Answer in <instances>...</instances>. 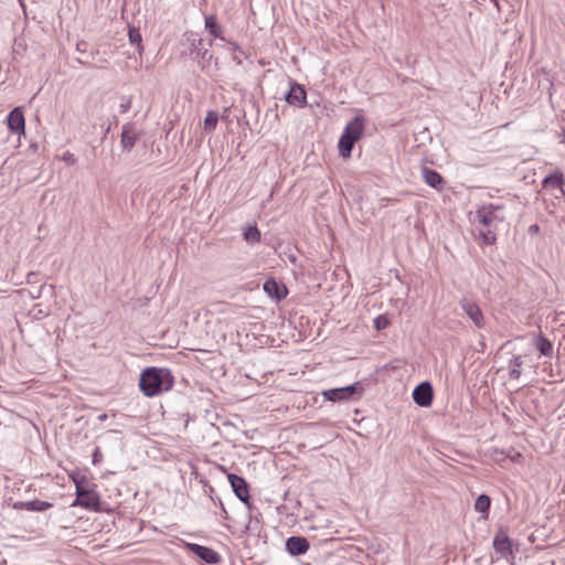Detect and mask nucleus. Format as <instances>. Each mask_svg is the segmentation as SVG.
<instances>
[{
	"label": "nucleus",
	"mask_w": 565,
	"mask_h": 565,
	"mask_svg": "<svg viewBox=\"0 0 565 565\" xmlns=\"http://www.w3.org/2000/svg\"><path fill=\"white\" fill-rule=\"evenodd\" d=\"M504 206L499 204H483L476 210L475 223L479 226V236L484 245L497 242V225L505 221Z\"/></svg>",
	"instance_id": "nucleus-1"
},
{
	"label": "nucleus",
	"mask_w": 565,
	"mask_h": 565,
	"mask_svg": "<svg viewBox=\"0 0 565 565\" xmlns=\"http://www.w3.org/2000/svg\"><path fill=\"white\" fill-rule=\"evenodd\" d=\"M173 384V375L168 369L154 366L143 370L139 379V387L148 397L156 396L162 392L171 390Z\"/></svg>",
	"instance_id": "nucleus-2"
},
{
	"label": "nucleus",
	"mask_w": 565,
	"mask_h": 565,
	"mask_svg": "<svg viewBox=\"0 0 565 565\" xmlns=\"http://www.w3.org/2000/svg\"><path fill=\"white\" fill-rule=\"evenodd\" d=\"M74 482L76 486V499L72 505H78L85 509L99 511L100 497L94 489L89 487L85 477H82L81 480L74 478Z\"/></svg>",
	"instance_id": "nucleus-3"
},
{
	"label": "nucleus",
	"mask_w": 565,
	"mask_h": 565,
	"mask_svg": "<svg viewBox=\"0 0 565 565\" xmlns=\"http://www.w3.org/2000/svg\"><path fill=\"white\" fill-rule=\"evenodd\" d=\"M363 391L361 384L355 382L351 385L338 388H330L322 392L324 399L330 402H342L351 399L355 394Z\"/></svg>",
	"instance_id": "nucleus-4"
},
{
	"label": "nucleus",
	"mask_w": 565,
	"mask_h": 565,
	"mask_svg": "<svg viewBox=\"0 0 565 565\" xmlns=\"http://www.w3.org/2000/svg\"><path fill=\"white\" fill-rule=\"evenodd\" d=\"M434 390L429 382L419 383L413 391V399L420 407H428L433 403Z\"/></svg>",
	"instance_id": "nucleus-5"
},
{
	"label": "nucleus",
	"mask_w": 565,
	"mask_h": 565,
	"mask_svg": "<svg viewBox=\"0 0 565 565\" xmlns=\"http://www.w3.org/2000/svg\"><path fill=\"white\" fill-rule=\"evenodd\" d=\"M185 548L207 564H217L221 561L220 554L207 546L199 545L195 543H186Z\"/></svg>",
	"instance_id": "nucleus-6"
},
{
	"label": "nucleus",
	"mask_w": 565,
	"mask_h": 565,
	"mask_svg": "<svg viewBox=\"0 0 565 565\" xmlns=\"http://www.w3.org/2000/svg\"><path fill=\"white\" fill-rule=\"evenodd\" d=\"M307 93L305 87L296 82L290 81V88L285 95V100L289 105L305 107L307 105Z\"/></svg>",
	"instance_id": "nucleus-7"
},
{
	"label": "nucleus",
	"mask_w": 565,
	"mask_h": 565,
	"mask_svg": "<svg viewBox=\"0 0 565 565\" xmlns=\"http://www.w3.org/2000/svg\"><path fill=\"white\" fill-rule=\"evenodd\" d=\"M213 45V41L209 40L207 43L203 39H198L192 42L191 49L192 52H195L198 56L200 57L199 63L202 65V68H204L206 65L210 64L211 60L213 58V54L211 53L210 49Z\"/></svg>",
	"instance_id": "nucleus-8"
},
{
	"label": "nucleus",
	"mask_w": 565,
	"mask_h": 565,
	"mask_svg": "<svg viewBox=\"0 0 565 565\" xmlns=\"http://www.w3.org/2000/svg\"><path fill=\"white\" fill-rule=\"evenodd\" d=\"M286 551L292 556H300L308 552L310 544L303 536H290L285 543Z\"/></svg>",
	"instance_id": "nucleus-9"
},
{
	"label": "nucleus",
	"mask_w": 565,
	"mask_h": 565,
	"mask_svg": "<svg viewBox=\"0 0 565 565\" xmlns=\"http://www.w3.org/2000/svg\"><path fill=\"white\" fill-rule=\"evenodd\" d=\"M228 481L236 497L244 503H248L249 491L246 480L237 475L230 473Z\"/></svg>",
	"instance_id": "nucleus-10"
},
{
	"label": "nucleus",
	"mask_w": 565,
	"mask_h": 565,
	"mask_svg": "<svg viewBox=\"0 0 565 565\" xmlns=\"http://www.w3.org/2000/svg\"><path fill=\"white\" fill-rule=\"evenodd\" d=\"M460 307L465 311V313L472 320L476 327H483V315L476 302L469 299H462L460 301Z\"/></svg>",
	"instance_id": "nucleus-11"
},
{
	"label": "nucleus",
	"mask_w": 565,
	"mask_h": 565,
	"mask_svg": "<svg viewBox=\"0 0 565 565\" xmlns=\"http://www.w3.org/2000/svg\"><path fill=\"white\" fill-rule=\"evenodd\" d=\"M7 122H8L9 129L12 132H14V134L24 132L25 120H24V115H23V111L21 110V108L15 107L14 109H12L7 117Z\"/></svg>",
	"instance_id": "nucleus-12"
},
{
	"label": "nucleus",
	"mask_w": 565,
	"mask_h": 565,
	"mask_svg": "<svg viewBox=\"0 0 565 565\" xmlns=\"http://www.w3.org/2000/svg\"><path fill=\"white\" fill-rule=\"evenodd\" d=\"M265 292L277 301L287 297L288 290L286 286L280 285L275 279H267L264 282Z\"/></svg>",
	"instance_id": "nucleus-13"
},
{
	"label": "nucleus",
	"mask_w": 565,
	"mask_h": 565,
	"mask_svg": "<svg viewBox=\"0 0 565 565\" xmlns=\"http://www.w3.org/2000/svg\"><path fill=\"white\" fill-rule=\"evenodd\" d=\"M364 130V118L362 116H355L344 128L343 135L351 137L358 141Z\"/></svg>",
	"instance_id": "nucleus-14"
},
{
	"label": "nucleus",
	"mask_w": 565,
	"mask_h": 565,
	"mask_svg": "<svg viewBox=\"0 0 565 565\" xmlns=\"http://www.w3.org/2000/svg\"><path fill=\"white\" fill-rule=\"evenodd\" d=\"M13 508L15 510L43 512V511L52 508V503H50L47 501H41V500L35 499L32 501H18L13 504Z\"/></svg>",
	"instance_id": "nucleus-15"
},
{
	"label": "nucleus",
	"mask_w": 565,
	"mask_h": 565,
	"mask_svg": "<svg viewBox=\"0 0 565 565\" xmlns=\"http://www.w3.org/2000/svg\"><path fill=\"white\" fill-rule=\"evenodd\" d=\"M493 547L497 553L501 554V556H507L508 554H512V546L509 536L500 531L495 534L493 539Z\"/></svg>",
	"instance_id": "nucleus-16"
},
{
	"label": "nucleus",
	"mask_w": 565,
	"mask_h": 565,
	"mask_svg": "<svg viewBox=\"0 0 565 565\" xmlns=\"http://www.w3.org/2000/svg\"><path fill=\"white\" fill-rule=\"evenodd\" d=\"M137 139H138V135L135 131L134 126L131 124H126L122 127V131H121L120 142H121L122 148L128 151L131 150L135 147Z\"/></svg>",
	"instance_id": "nucleus-17"
},
{
	"label": "nucleus",
	"mask_w": 565,
	"mask_h": 565,
	"mask_svg": "<svg viewBox=\"0 0 565 565\" xmlns=\"http://www.w3.org/2000/svg\"><path fill=\"white\" fill-rule=\"evenodd\" d=\"M424 181L431 188L440 190L444 184L443 177L435 170L423 168L422 170Z\"/></svg>",
	"instance_id": "nucleus-18"
},
{
	"label": "nucleus",
	"mask_w": 565,
	"mask_h": 565,
	"mask_svg": "<svg viewBox=\"0 0 565 565\" xmlns=\"http://www.w3.org/2000/svg\"><path fill=\"white\" fill-rule=\"evenodd\" d=\"M563 183H564V175L561 170H555L553 173L546 175L542 181V185L545 189L546 188H556V189L562 190Z\"/></svg>",
	"instance_id": "nucleus-19"
},
{
	"label": "nucleus",
	"mask_w": 565,
	"mask_h": 565,
	"mask_svg": "<svg viewBox=\"0 0 565 565\" xmlns=\"http://www.w3.org/2000/svg\"><path fill=\"white\" fill-rule=\"evenodd\" d=\"M205 29L210 32V34L222 41H226L222 36V26L217 23L216 18L214 15L205 17Z\"/></svg>",
	"instance_id": "nucleus-20"
},
{
	"label": "nucleus",
	"mask_w": 565,
	"mask_h": 565,
	"mask_svg": "<svg viewBox=\"0 0 565 565\" xmlns=\"http://www.w3.org/2000/svg\"><path fill=\"white\" fill-rule=\"evenodd\" d=\"M355 142L356 141L351 137L342 134L338 145L340 156L343 158H349Z\"/></svg>",
	"instance_id": "nucleus-21"
},
{
	"label": "nucleus",
	"mask_w": 565,
	"mask_h": 565,
	"mask_svg": "<svg viewBox=\"0 0 565 565\" xmlns=\"http://www.w3.org/2000/svg\"><path fill=\"white\" fill-rule=\"evenodd\" d=\"M523 360L521 355H515L509 363V375L512 380H519L521 376V367Z\"/></svg>",
	"instance_id": "nucleus-22"
},
{
	"label": "nucleus",
	"mask_w": 565,
	"mask_h": 565,
	"mask_svg": "<svg viewBox=\"0 0 565 565\" xmlns=\"http://www.w3.org/2000/svg\"><path fill=\"white\" fill-rule=\"evenodd\" d=\"M535 348L540 351V353L544 356H551L553 352V345L551 341L539 335L535 340Z\"/></svg>",
	"instance_id": "nucleus-23"
},
{
	"label": "nucleus",
	"mask_w": 565,
	"mask_h": 565,
	"mask_svg": "<svg viewBox=\"0 0 565 565\" xmlns=\"http://www.w3.org/2000/svg\"><path fill=\"white\" fill-rule=\"evenodd\" d=\"M490 498L487 494H480L475 502L476 511L488 513L490 509Z\"/></svg>",
	"instance_id": "nucleus-24"
},
{
	"label": "nucleus",
	"mask_w": 565,
	"mask_h": 565,
	"mask_svg": "<svg viewBox=\"0 0 565 565\" xmlns=\"http://www.w3.org/2000/svg\"><path fill=\"white\" fill-rule=\"evenodd\" d=\"M244 238L248 243H258L260 241V232L257 226H248L244 231Z\"/></svg>",
	"instance_id": "nucleus-25"
},
{
	"label": "nucleus",
	"mask_w": 565,
	"mask_h": 565,
	"mask_svg": "<svg viewBox=\"0 0 565 565\" xmlns=\"http://www.w3.org/2000/svg\"><path fill=\"white\" fill-rule=\"evenodd\" d=\"M218 120V114L214 110L207 111L204 119V129L206 131H212L215 129Z\"/></svg>",
	"instance_id": "nucleus-26"
},
{
	"label": "nucleus",
	"mask_w": 565,
	"mask_h": 565,
	"mask_svg": "<svg viewBox=\"0 0 565 565\" xmlns=\"http://www.w3.org/2000/svg\"><path fill=\"white\" fill-rule=\"evenodd\" d=\"M390 320L385 315H380L374 319V328L379 331L388 327Z\"/></svg>",
	"instance_id": "nucleus-27"
},
{
	"label": "nucleus",
	"mask_w": 565,
	"mask_h": 565,
	"mask_svg": "<svg viewBox=\"0 0 565 565\" xmlns=\"http://www.w3.org/2000/svg\"><path fill=\"white\" fill-rule=\"evenodd\" d=\"M129 41L131 44H136L139 49H141V34L136 29L129 30Z\"/></svg>",
	"instance_id": "nucleus-28"
},
{
	"label": "nucleus",
	"mask_w": 565,
	"mask_h": 565,
	"mask_svg": "<svg viewBox=\"0 0 565 565\" xmlns=\"http://www.w3.org/2000/svg\"><path fill=\"white\" fill-rule=\"evenodd\" d=\"M131 107V97H121L119 109L121 114L127 113Z\"/></svg>",
	"instance_id": "nucleus-29"
},
{
	"label": "nucleus",
	"mask_w": 565,
	"mask_h": 565,
	"mask_svg": "<svg viewBox=\"0 0 565 565\" xmlns=\"http://www.w3.org/2000/svg\"><path fill=\"white\" fill-rule=\"evenodd\" d=\"M103 460V454L100 451V448L99 447H96L94 452H93V463L94 465H98Z\"/></svg>",
	"instance_id": "nucleus-30"
},
{
	"label": "nucleus",
	"mask_w": 565,
	"mask_h": 565,
	"mask_svg": "<svg viewBox=\"0 0 565 565\" xmlns=\"http://www.w3.org/2000/svg\"><path fill=\"white\" fill-rule=\"evenodd\" d=\"M65 161L74 162L73 154H65L64 156Z\"/></svg>",
	"instance_id": "nucleus-31"
},
{
	"label": "nucleus",
	"mask_w": 565,
	"mask_h": 565,
	"mask_svg": "<svg viewBox=\"0 0 565 565\" xmlns=\"http://www.w3.org/2000/svg\"><path fill=\"white\" fill-rule=\"evenodd\" d=\"M34 277H35V274L34 273H30L28 275V281L31 282L32 280H34Z\"/></svg>",
	"instance_id": "nucleus-32"
},
{
	"label": "nucleus",
	"mask_w": 565,
	"mask_h": 565,
	"mask_svg": "<svg viewBox=\"0 0 565 565\" xmlns=\"http://www.w3.org/2000/svg\"><path fill=\"white\" fill-rule=\"evenodd\" d=\"M34 277H35V274L34 273H30L28 275V281L31 282L32 280H34Z\"/></svg>",
	"instance_id": "nucleus-33"
},
{
	"label": "nucleus",
	"mask_w": 565,
	"mask_h": 565,
	"mask_svg": "<svg viewBox=\"0 0 565 565\" xmlns=\"http://www.w3.org/2000/svg\"><path fill=\"white\" fill-rule=\"evenodd\" d=\"M531 230H532L533 232H536V231L539 230V226H537V225H532V226H531Z\"/></svg>",
	"instance_id": "nucleus-34"
}]
</instances>
